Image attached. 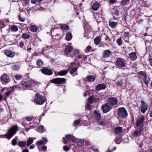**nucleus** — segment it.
Returning a JSON list of instances; mask_svg holds the SVG:
<instances>
[{
	"label": "nucleus",
	"instance_id": "63",
	"mask_svg": "<svg viewBox=\"0 0 152 152\" xmlns=\"http://www.w3.org/2000/svg\"><path fill=\"white\" fill-rule=\"evenodd\" d=\"M109 2L110 4H113L116 3V0H109Z\"/></svg>",
	"mask_w": 152,
	"mask_h": 152
},
{
	"label": "nucleus",
	"instance_id": "57",
	"mask_svg": "<svg viewBox=\"0 0 152 152\" xmlns=\"http://www.w3.org/2000/svg\"><path fill=\"white\" fill-rule=\"evenodd\" d=\"M42 0H31V2L33 4H36L37 3L39 2L42 1Z\"/></svg>",
	"mask_w": 152,
	"mask_h": 152
},
{
	"label": "nucleus",
	"instance_id": "12",
	"mask_svg": "<svg viewBox=\"0 0 152 152\" xmlns=\"http://www.w3.org/2000/svg\"><path fill=\"white\" fill-rule=\"evenodd\" d=\"M4 53L7 56L10 58L13 57L15 55V52L8 50H5Z\"/></svg>",
	"mask_w": 152,
	"mask_h": 152
},
{
	"label": "nucleus",
	"instance_id": "50",
	"mask_svg": "<svg viewBox=\"0 0 152 152\" xmlns=\"http://www.w3.org/2000/svg\"><path fill=\"white\" fill-rule=\"evenodd\" d=\"M92 48L91 46H89L86 47L84 49V51L86 53H88L90 51Z\"/></svg>",
	"mask_w": 152,
	"mask_h": 152
},
{
	"label": "nucleus",
	"instance_id": "47",
	"mask_svg": "<svg viewBox=\"0 0 152 152\" xmlns=\"http://www.w3.org/2000/svg\"><path fill=\"white\" fill-rule=\"evenodd\" d=\"M61 28L62 29L65 30H67L69 29V26L65 24L61 25Z\"/></svg>",
	"mask_w": 152,
	"mask_h": 152
},
{
	"label": "nucleus",
	"instance_id": "10",
	"mask_svg": "<svg viewBox=\"0 0 152 152\" xmlns=\"http://www.w3.org/2000/svg\"><path fill=\"white\" fill-rule=\"evenodd\" d=\"M1 80L6 83H8L10 81V77L7 74L4 73L1 76Z\"/></svg>",
	"mask_w": 152,
	"mask_h": 152
},
{
	"label": "nucleus",
	"instance_id": "52",
	"mask_svg": "<svg viewBox=\"0 0 152 152\" xmlns=\"http://www.w3.org/2000/svg\"><path fill=\"white\" fill-rule=\"evenodd\" d=\"M79 53V50L75 49L74 50L73 52V55L71 56V57H72L75 56L77 54Z\"/></svg>",
	"mask_w": 152,
	"mask_h": 152
},
{
	"label": "nucleus",
	"instance_id": "11",
	"mask_svg": "<svg viewBox=\"0 0 152 152\" xmlns=\"http://www.w3.org/2000/svg\"><path fill=\"white\" fill-rule=\"evenodd\" d=\"M41 71L42 73L46 75H50L53 73V72L51 70L46 68H44L41 69Z\"/></svg>",
	"mask_w": 152,
	"mask_h": 152
},
{
	"label": "nucleus",
	"instance_id": "23",
	"mask_svg": "<svg viewBox=\"0 0 152 152\" xmlns=\"http://www.w3.org/2000/svg\"><path fill=\"white\" fill-rule=\"evenodd\" d=\"M73 47L70 46H67L66 47L64 50V53L66 54H68L72 51Z\"/></svg>",
	"mask_w": 152,
	"mask_h": 152
},
{
	"label": "nucleus",
	"instance_id": "49",
	"mask_svg": "<svg viewBox=\"0 0 152 152\" xmlns=\"http://www.w3.org/2000/svg\"><path fill=\"white\" fill-rule=\"evenodd\" d=\"M12 92V91H8L5 94L4 96L5 100V99L7 96L10 95Z\"/></svg>",
	"mask_w": 152,
	"mask_h": 152
},
{
	"label": "nucleus",
	"instance_id": "64",
	"mask_svg": "<svg viewBox=\"0 0 152 152\" xmlns=\"http://www.w3.org/2000/svg\"><path fill=\"white\" fill-rule=\"evenodd\" d=\"M100 100V98L99 97L94 98V102L95 103L97 102Z\"/></svg>",
	"mask_w": 152,
	"mask_h": 152
},
{
	"label": "nucleus",
	"instance_id": "48",
	"mask_svg": "<svg viewBox=\"0 0 152 152\" xmlns=\"http://www.w3.org/2000/svg\"><path fill=\"white\" fill-rule=\"evenodd\" d=\"M91 104L88 103L86 106L85 107V108L87 109L88 110H92L93 106Z\"/></svg>",
	"mask_w": 152,
	"mask_h": 152
},
{
	"label": "nucleus",
	"instance_id": "38",
	"mask_svg": "<svg viewBox=\"0 0 152 152\" xmlns=\"http://www.w3.org/2000/svg\"><path fill=\"white\" fill-rule=\"evenodd\" d=\"M18 28L17 26L14 25L12 26L10 28V30L11 31L16 32L18 31Z\"/></svg>",
	"mask_w": 152,
	"mask_h": 152
},
{
	"label": "nucleus",
	"instance_id": "56",
	"mask_svg": "<svg viewBox=\"0 0 152 152\" xmlns=\"http://www.w3.org/2000/svg\"><path fill=\"white\" fill-rule=\"evenodd\" d=\"M5 26L4 23L3 21H0V28H3Z\"/></svg>",
	"mask_w": 152,
	"mask_h": 152
},
{
	"label": "nucleus",
	"instance_id": "21",
	"mask_svg": "<svg viewBox=\"0 0 152 152\" xmlns=\"http://www.w3.org/2000/svg\"><path fill=\"white\" fill-rule=\"evenodd\" d=\"M106 88L105 85L104 83H102L98 85L96 87V89L99 91L102 89H104Z\"/></svg>",
	"mask_w": 152,
	"mask_h": 152
},
{
	"label": "nucleus",
	"instance_id": "61",
	"mask_svg": "<svg viewBox=\"0 0 152 152\" xmlns=\"http://www.w3.org/2000/svg\"><path fill=\"white\" fill-rule=\"evenodd\" d=\"M63 149L66 151H68L69 150V148L66 146H64Z\"/></svg>",
	"mask_w": 152,
	"mask_h": 152
},
{
	"label": "nucleus",
	"instance_id": "53",
	"mask_svg": "<svg viewBox=\"0 0 152 152\" xmlns=\"http://www.w3.org/2000/svg\"><path fill=\"white\" fill-rule=\"evenodd\" d=\"M80 120L79 119H78L75 121H74V125L75 126H77L80 123Z\"/></svg>",
	"mask_w": 152,
	"mask_h": 152
},
{
	"label": "nucleus",
	"instance_id": "59",
	"mask_svg": "<svg viewBox=\"0 0 152 152\" xmlns=\"http://www.w3.org/2000/svg\"><path fill=\"white\" fill-rule=\"evenodd\" d=\"M129 33L128 31L125 32L124 33V36L125 37H128L129 36Z\"/></svg>",
	"mask_w": 152,
	"mask_h": 152
},
{
	"label": "nucleus",
	"instance_id": "22",
	"mask_svg": "<svg viewBox=\"0 0 152 152\" xmlns=\"http://www.w3.org/2000/svg\"><path fill=\"white\" fill-rule=\"evenodd\" d=\"M114 130L115 134L118 135L122 132L123 129L121 127L118 126L115 127L114 129Z\"/></svg>",
	"mask_w": 152,
	"mask_h": 152
},
{
	"label": "nucleus",
	"instance_id": "54",
	"mask_svg": "<svg viewBox=\"0 0 152 152\" xmlns=\"http://www.w3.org/2000/svg\"><path fill=\"white\" fill-rule=\"evenodd\" d=\"M148 61L149 62L148 65L152 66V58L151 56L148 58Z\"/></svg>",
	"mask_w": 152,
	"mask_h": 152
},
{
	"label": "nucleus",
	"instance_id": "42",
	"mask_svg": "<svg viewBox=\"0 0 152 152\" xmlns=\"http://www.w3.org/2000/svg\"><path fill=\"white\" fill-rule=\"evenodd\" d=\"M44 130V127L42 125L39 126L37 129V131L41 133L43 132Z\"/></svg>",
	"mask_w": 152,
	"mask_h": 152
},
{
	"label": "nucleus",
	"instance_id": "46",
	"mask_svg": "<svg viewBox=\"0 0 152 152\" xmlns=\"http://www.w3.org/2000/svg\"><path fill=\"white\" fill-rule=\"evenodd\" d=\"M30 81L31 83V86L33 85H34L35 86H37V87H38V84L39 83L38 82L32 80H30Z\"/></svg>",
	"mask_w": 152,
	"mask_h": 152
},
{
	"label": "nucleus",
	"instance_id": "17",
	"mask_svg": "<svg viewBox=\"0 0 152 152\" xmlns=\"http://www.w3.org/2000/svg\"><path fill=\"white\" fill-rule=\"evenodd\" d=\"M138 75L140 78L144 80H146L147 75L146 73L143 71L139 72L138 73Z\"/></svg>",
	"mask_w": 152,
	"mask_h": 152
},
{
	"label": "nucleus",
	"instance_id": "28",
	"mask_svg": "<svg viewBox=\"0 0 152 152\" xmlns=\"http://www.w3.org/2000/svg\"><path fill=\"white\" fill-rule=\"evenodd\" d=\"M74 143H76L79 146H81L82 145L83 143V140L78 139L75 138V141Z\"/></svg>",
	"mask_w": 152,
	"mask_h": 152
},
{
	"label": "nucleus",
	"instance_id": "51",
	"mask_svg": "<svg viewBox=\"0 0 152 152\" xmlns=\"http://www.w3.org/2000/svg\"><path fill=\"white\" fill-rule=\"evenodd\" d=\"M26 120L27 121H31L34 119V117L33 116L30 117H27L25 118Z\"/></svg>",
	"mask_w": 152,
	"mask_h": 152
},
{
	"label": "nucleus",
	"instance_id": "2",
	"mask_svg": "<svg viewBox=\"0 0 152 152\" xmlns=\"http://www.w3.org/2000/svg\"><path fill=\"white\" fill-rule=\"evenodd\" d=\"M145 121V118L144 115L139 116L135 120V126L137 128L143 129Z\"/></svg>",
	"mask_w": 152,
	"mask_h": 152
},
{
	"label": "nucleus",
	"instance_id": "29",
	"mask_svg": "<svg viewBox=\"0 0 152 152\" xmlns=\"http://www.w3.org/2000/svg\"><path fill=\"white\" fill-rule=\"evenodd\" d=\"M108 119L106 118L102 119L100 121H97L101 125H105L108 122Z\"/></svg>",
	"mask_w": 152,
	"mask_h": 152
},
{
	"label": "nucleus",
	"instance_id": "31",
	"mask_svg": "<svg viewBox=\"0 0 152 152\" xmlns=\"http://www.w3.org/2000/svg\"><path fill=\"white\" fill-rule=\"evenodd\" d=\"M101 41V37L99 36L96 37L94 39V43L96 45H98Z\"/></svg>",
	"mask_w": 152,
	"mask_h": 152
},
{
	"label": "nucleus",
	"instance_id": "39",
	"mask_svg": "<svg viewBox=\"0 0 152 152\" xmlns=\"http://www.w3.org/2000/svg\"><path fill=\"white\" fill-rule=\"evenodd\" d=\"M52 37L57 40H59L61 39L60 35L59 33H56L55 35H52Z\"/></svg>",
	"mask_w": 152,
	"mask_h": 152
},
{
	"label": "nucleus",
	"instance_id": "1",
	"mask_svg": "<svg viewBox=\"0 0 152 152\" xmlns=\"http://www.w3.org/2000/svg\"><path fill=\"white\" fill-rule=\"evenodd\" d=\"M18 127L15 125L10 128L7 131L6 133L4 134L6 137L10 140L15 134H16L18 130Z\"/></svg>",
	"mask_w": 152,
	"mask_h": 152
},
{
	"label": "nucleus",
	"instance_id": "24",
	"mask_svg": "<svg viewBox=\"0 0 152 152\" xmlns=\"http://www.w3.org/2000/svg\"><path fill=\"white\" fill-rule=\"evenodd\" d=\"M110 26L113 28H114L117 25L118 23L115 22L112 20H110L109 21Z\"/></svg>",
	"mask_w": 152,
	"mask_h": 152
},
{
	"label": "nucleus",
	"instance_id": "33",
	"mask_svg": "<svg viewBox=\"0 0 152 152\" xmlns=\"http://www.w3.org/2000/svg\"><path fill=\"white\" fill-rule=\"evenodd\" d=\"M22 37L24 39H28L30 38V35L28 33H23L22 35Z\"/></svg>",
	"mask_w": 152,
	"mask_h": 152
},
{
	"label": "nucleus",
	"instance_id": "19",
	"mask_svg": "<svg viewBox=\"0 0 152 152\" xmlns=\"http://www.w3.org/2000/svg\"><path fill=\"white\" fill-rule=\"evenodd\" d=\"M112 54V52L109 50H107L104 51L103 53V57L104 58L109 57Z\"/></svg>",
	"mask_w": 152,
	"mask_h": 152
},
{
	"label": "nucleus",
	"instance_id": "15",
	"mask_svg": "<svg viewBox=\"0 0 152 152\" xmlns=\"http://www.w3.org/2000/svg\"><path fill=\"white\" fill-rule=\"evenodd\" d=\"M136 130L134 131V135L135 137H139L143 129L142 128H136Z\"/></svg>",
	"mask_w": 152,
	"mask_h": 152
},
{
	"label": "nucleus",
	"instance_id": "32",
	"mask_svg": "<svg viewBox=\"0 0 152 152\" xmlns=\"http://www.w3.org/2000/svg\"><path fill=\"white\" fill-rule=\"evenodd\" d=\"M68 72V70H62L58 72V75L61 76L64 75H66Z\"/></svg>",
	"mask_w": 152,
	"mask_h": 152
},
{
	"label": "nucleus",
	"instance_id": "43",
	"mask_svg": "<svg viewBox=\"0 0 152 152\" xmlns=\"http://www.w3.org/2000/svg\"><path fill=\"white\" fill-rule=\"evenodd\" d=\"M116 42L118 45L121 46L122 45L123 43L122 38L121 37L118 38Z\"/></svg>",
	"mask_w": 152,
	"mask_h": 152
},
{
	"label": "nucleus",
	"instance_id": "41",
	"mask_svg": "<svg viewBox=\"0 0 152 152\" xmlns=\"http://www.w3.org/2000/svg\"><path fill=\"white\" fill-rule=\"evenodd\" d=\"M37 66H39V67L42 66L43 64V61L40 59L37 60Z\"/></svg>",
	"mask_w": 152,
	"mask_h": 152
},
{
	"label": "nucleus",
	"instance_id": "6",
	"mask_svg": "<svg viewBox=\"0 0 152 152\" xmlns=\"http://www.w3.org/2000/svg\"><path fill=\"white\" fill-rule=\"evenodd\" d=\"M107 103L113 107L117 104L118 103V100L115 97H110L108 98L107 100Z\"/></svg>",
	"mask_w": 152,
	"mask_h": 152
},
{
	"label": "nucleus",
	"instance_id": "60",
	"mask_svg": "<svg viewBox=\"0 0 152 152\" xmlns=\"http://www.w3.org/2000/svg\"><path fill=\"white\" fill-rule=\"evenodd\" d=\"M119 137H116L115 140L116 141V143L117 144H119L120 143V140H119Z\"/></svg>",
	"mask_w": 152,
	"mask_h": 152
},
{
	"label": "nucleus",
	"instance_id": "9",
	"mask_svg": "<svg viewBox=\"0 0 152 152\" xmlns=\"http://www.w3.org/2000/svg\"><path fill=\"white\" fill-rule=\"evenodd\" d=\"M66 80V79L64 78H57L51 80V82L56 84H60L64 83Z\"/></svg>",
	"mask_w": 152,
	"mask_h": 152
},
{
	"label": "nucleus",
	"instance_id": "16",
	"mask_svg": "<svg viewBox=\"0 0 152 152\" xmlns=\"http://www.w3.org/2000/svg\"><path fill=\"white\" fill-rule=\"evenodd\" d=\"M95 79V75H90L87 77L86 81L88 82H93L94 81Z\"/></svg>",
	"mask_w": 152,
	"mask_h": 152
},
{
	"label": "nucleus",
	"instance_id": "45",
	"mask_svg": "<svg viewBox=\"0 0 152 152\" xmlns=\"http://www.w3.org/2000/svg\"><path fill=\"white\" fill-rule=\"evenodd\" d=\"M88 103L90 104H92L94 102V97L93 96H91L88 99Z\"/></svg>",
	"mask_w": 152,
	"mask_h": 152
},
{
	"label": "nucleus",
	"instance_id": "55",
	"mask_svg": "<svg viewBox=\"0 0 152 152\" xmlns=\"http://www.w3.org/2000/svg\"><path fill=\"white\" fill-rule=\"evenodd\" d=\"M16 80H19L22 79V77L21 75H16L15 76Z\"/></svg>",
	"mask_w": 152,
	"mask_h": 152
},
{
	"label": "nucleus",
	"instance_id": "34",
	"mask_svg": "<svg viewBox=\"0 0 152 152\" xmlns=\"http://www.w3.org/2000/svg\"><path fill=\"white\" fill-rule=\"evenodd\" d=\"M26 141H21L18 142L19 146L21 148L24 147L26 145Z\"/></svg>",
	"mask_w": 152,
	"mask_h": 152
},
{
	"label": "nucleus",
	"instance_id": "44",
	"mask_svg": "<svg viewBox=\"0 0 152 152\" xmlns=\"http://www.w3.org/2000/svg\"><path fill=\"white\" fill-rule=\"evenodd\" d=\"M129 3V0H122L121 1V4L123 5H127Z\"/></svg>",
	"mask_w": 152,
	"mask_h": 152
},
{
	"label": "nucleus",
	"instance_id": "36",
	"mask_svg": "<svg viewBox=\"0 0 152 152\" xmlns=\"http://www.w3.org/2000/svg\"><path fill=\"white\" fill-rule=\"evenodd\" d=\"M23 15V13H20L19 15H18V18L20 21L22 22H23L25 20V18L24 17Z\"/></svg>",
	"mask_w": 152,
	"mask_h": 152
},
{
	"label": "nucleus",
	"instance_id": "5",
	"mask_svg": "<svg viewBox=\"0 0 152 152\" xmlns=\"http://www.w3.org/2000/svg\"><path fill=\"white\" fill-rule=\"evenodd\" d=\"M126 64V61L123 58H117L116 61L115 65L117 68L121 69L125 66Z\"/></svg>",
	"mask_w": 152,
	"mask_h": 152
},
{
	"label": "nucleus",
	"instance_id": "20",
	"mask_svg": "<svg viewBox=\"0 0 152 152\" xmlns=\"http://www.w3.org/2000/svg\"><path fill=\"white\" fill-rule=\"evenodd\" d=\"M129 58L132 61L136 60L137 58L136 53L133 52L130 53L129 54Z\"/></svg>",
	"mask_w": 152,
	"mask_h": 152
},
{
	"label": "nucleus",
	"instance_id": "4",
	"mask_svg": "<svg viewBox=\"0 0 152 152\" xmlns=\"http://www.w3.org/2000/svg\"><path fill=\"white\" fill-rule=\"evenodd\" d=\"M118 115L119 118H125L128 116L127 112L123 107L119 108L118 109Z\"/></svg>",
	"mask_w": 152,
	"mask_h": 152
},
{
	"label": "nucleus",
	"instance_id": "3",
	"mask_svg": "<svg viewBox=\"0 0 152 152\" xmlns=\"http://www.w3.org/2000/svg\"><path fill=\"white\" fill-rule=\"evenodd\" d=\"M46 101V99L44 96L37 94L35 96L34 99V102L39 105H42Z\"/></svg>",
	"mask_w": 152,
	"mask_h": 152
},
{
	"label": "nucleus",
	"instance_id": "58",
	"mask_svg": "<svg viewBox=\"0 0 152 152\" xmlns=\"http://www.w3.org/2000/svg\"><path fill=\"white\" fill-rule=\"evenodd\" d=\"M12 144L13 145L15 146L16 144L17 141L15 139H13L12 141Z\"/></svg>",
	"mask_w": 152,
	"mask_h": 152
},
{
	"label": "nucleus",
	"instance_id": "40",
	"mask_svg": "<svg viewBox=\"0 0 152 152\" xmlns=\"http://www.w3.org/2000/svg\"><path fill=\"white\" fill-rule=\"evenodd\" d=\"M95 17L97 21H100L102 18V15L101 14L96 13L95 15Z\"/></svg>",
	"mask_w": 152,
	"mask_h": 152
},
{
	"label": "nucleus",
	"instance_id": "8",
	"mask_svg": "<svg viewBox=\"0 0 152 152\" xmlns=\"http://www.w3.org/2000/svg\"><path fill=\"white\" fill-rule=\"evenodd\" d=\"M112 107L107 102L103 104L101 107V109L103 113H106L110 110Z\"/></svg>",
	"mask_w": 152,
	"mask_h": 152
},
{
	"label": "nucleus",
	"instance_id": "30",
	"mask_svg": "<svg viewBox=\"0 0 152 152\" xmlns=\"http://www.w3.org/2000/svg\"><path fill=\"white\" fill-rule=\"evenodd\" d=\"M77 68L76 67H74L70 71V73L73 76L77 75Z\"/></svg>",
	"mask_w": 152,
	"mask_h": 152
},
{
	"label": "nucleus",
	"instance_id": "18",
	"mask_svg": "<svg viewBox=\"0 0 152 152\" xmlns=\"http://www.w3.org/2000/svg\"><path fill=\"white\" fill-rule=\"evenodd\" d=\"M22 85L26 88H30L31 87V83L30 80L26 81H22L21 83Z\"/></svg>",
	"mask_w": 152,
	"mask_h": 152
},
{
	"label": "nucleus",
	"instance_id": "7",
	"mask_svg": "<svg viewBox=\"0 0 152 152\" xmlns=\"http://www.w3.org/2000/svg\"><path fill=\"white\" fill-rule=\"evenodd\" d=\"M148 107V104L143 100H141V104L140 106V110L143 114H144L147 110Z\"/></svg>",
	"mask_w": 152,
	"mask_h": 152
},
{
	"label": "nucleus",
	"instance_id": "13",
	"mask_svg": "<svg viewBox=\"0 0 152 152\" xmlns=\"http://www.w3.org/2000/svg\"><path fill=\"white\" fill-rule=\"evenodd\" d=\"M42 140H38L36 144L38 147H40L42 145L45 144L48 141L47 139L45 138H44Z\"/></svg>",
	"mask_w": 152,
	"mask_h": 152
},
{
	"label": "nucleus",
	"instance_id": "14",
	"mask_svg": "<svg viewBox=\"0 0 152 152\" xmlns=\"http://www.w3.org/2000/svg\"><path fill=\"white\" fill-rule=\"evenodd\" d=\"M94 116L96 120L97 121H100L101 116L99 112L97 110H96L94 111Z\"/></svg>",
	"mask_w": 152,
	"mask_h": 152
},
{
	"label": "nucleus",
	"instance_id": "26",
	"mask_svg": "<svg viewBox=\"0 0 152 152\" xmlns=\"http://www.w3.org/2000/svg\"><path fill=\"white\" fill-rule=\"evenodd\" d=\"M100 6L99 4L97 2L94 3H93L91 7V9L94 11L97 10Z\"/></svg>",
	"mask_w": 152,
	"mask_h": 152
},
{
	"label": "nucleus",
	"instance_id": "35",
	"mask_svg": "<svg viewBox=\"0 0 152 152\" xmlns=\"http://www.w3.org/2000/svg\"><path fill=\"white\" fill-rule=\"evenodd\" d=\"M34 139L33 138L29 137L27 140V146H29L33 143Z\"/></svg>",
	"mask_w": 152,
	"mask_h": 152
},
{
	"label": "nucleus",
	"instance_id": "37",
	"mask_svg": "<svg viewBox=\"0 0 152 152\" xmlns=\"http://www.w3.org/2000/svg\"><path fill=\"white\" fill-rule=\"evenodd\" d=\"M72 38V35L70 33H68L66 34V39L68 41L70 40Z\"/></svg>",
	"mask_w": 152,
	"mask_h": 152
},
{
	"label": "nucleus",
	"instance_id": "62",
	"mask_svg": "<svg viewBox=\"0 0 152 152\" xmlns=\"http://www.w3.org/2000/svg\"><path fill=\"white\" fill-rule=\"evenodd\" d=\"M24 42L22 41H21L19 44V46L21 48H22L24 46Z\"/></svg>",
	"mask_w": 152,
	"mask_h": 152
},
{
	"label": "nucleus",
	"instance_id": "27",
	"mask_svg": "<svg viewBox=\"0 0 152 152\" xmlns=\"http://www.w3.org/2000/svg\"><path fill=\"white\" fill-rule=\"evenodd\" d=\"M38 27L37 26L35 25H31L29 27V29L30 31L33 32H35L37 31Z\"/></svg>",
	"mask_w": 152,
	"mask_h": 152
},
{
	"label": "nucleus",
	"instance_id": "25",
	"mask_svg": "<svg viewBox=\"0 0 152 152\" xmlns=\"http://www.w3.org/2000/svg\"><path fill=\"white\" fill-rule=\"evenodd\" d=\"M66 137L69 141L72 140L73 142L75 141L76 138L73 135L69 134L66 135Z\"/></svg>",
	"mask_w": 152,
	"mask_h": 152
}]
</instances>
